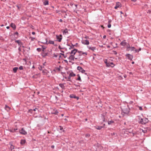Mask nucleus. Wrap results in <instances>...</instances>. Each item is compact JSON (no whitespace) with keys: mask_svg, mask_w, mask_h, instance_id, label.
Segmentation results:
<instances>
[{"mask_svg":"<svg viewBox=\"0 0 151 151\" xmlns=\"http://www.w3.org/2000/svg\"><path fill=\"white\" fill-rule=\"evenodd\" d=\"M130 109L128 106L126 107H124L122 109V112L124 114H126L128 115L130 112Z\"/></svg>","mask_w":151,"mask_h":151,"instance_id":"nucleus-1","label":"nucleus"},{"mask_svg":"<svg viewBox=\"0 0 151 151\" xmlns=\"http://www.w3.org/2000/svg\"><path fill=\"white\" fill-rule=\"evenodd\" d=\"M149 120L147 118H145L144 119L141 118L139 123L142 124H145L148 122Z\"/></svg>","mask_w":151,"mask_h":151,"instance_id":"nucleus-2","label":"nucleus"},{"mask_svg":"<svg viewBox=\"0 0 151 151\" xmlns=\"http://www.w3.org/2000/svg\"><path fill=\"white\" fill-rule=\"evenodd\" d=\"M126 56L127 57V58L131 60H132L133 58V55L129 54H127L126 55Z\"/></svg>","mask_w":151,"mask_h":151,"instance_id":"nucleus-3","label":"nucleus"},{"mask_svg":"<svg viewBox=\"0 0 151 151\" xmlns=\"http://www.w3.org/2000/svg\"><path fill=\"white\" fill-rule=\"evenodd\" d=\"M77 69L78 70H79L80 72H81L82 73H84L85 72V70L80 66H78L77 68Z\"/></svg>","mask_w":151,"mask_h":151,"instance_id":"nucleus-4","label":"nucleus"},{"mask_svg":"<svg viewBox=\"0 0 151 151\" xmlns=\"http://www.w3.org/2000/svg\"><path fill=\"white\" fill-rule=\"evenodd\" d=\"M56 38L58 40V41L59 42H60L62 39V36L61 34L59 36L58 35H56Z\"/></svg>","mask_w":151,"mask_h":151,"instance_id":"nucleus-5","label":"nucleus"},{"mask_svg":"<svg viewBox=\"0 0 151 151\" xmlns=\"http://www.w3.org/2000/svg\"><path fill=\"white\" fill-rule=\"evenodd\" d=\"M19 133L23 134L25 135L27 134V132L24 130L23 128H22L21 130H19Z\"/></svg>","mask_w":151,"mask_h":151,"instance_id":"nucleus-6","label":"nucleus"},{"mask_svg":"<svg viewBox=\"0 0 151 151\" xmlns=\"http://www.w3.org/2000/svg\"><path fill=\"white\" fill-rule=\"evenodd\" d=\"M81 42L83 44L86 45H88L89 43V41L87 40H83Z\"/></svg>","mask_w":151,"mask_h":151,"instance_id":"nucleus-7","label":"nucleus"},{"mask_svg":"<svg viewBox=\"0 0 151 151\" xmlns=\"http://www.w3.org/2000/svg\"><path fill=\"white\" fill-rule=\"evenodd\" d=\"M15 42H16L20 46V47H21V46L23 45V44L22 42H21V41L20 40H16L15 41Z\"/></svg>","mask_w":151,"mask_h":151,"instance_id":"nucleus-8","label":"nucleus"},{"mask_svg":"<svg viewBox=\"0 0 151 151\" xmlns=\"http://www.w3.org/2000/svg\"><path fill=\"white\" fill-rule=\"evenodd\" d=\"M48 52H42L41 54L43 58H45L47 56L48 54Z\"/></svg>","mask_w":151,"mask_h":151,"instance_id":"nucleus-9","label":"nucleus"},{"mask_svg":"<svg viewBox=\"0 0 151 151\" xmlns=\"http://www.w3.org/2000/svg\"><path fill=\"white\" fill-rule=\"evenodd\" d=\"M70 98H74L75 99H77V100H78L79 97H78L76 96L75 95L71 94L70 95Z\"/></svg>","mask_w":151,"mask_h":151,"instance_id":"nucleus-10","label":"nucleus"},{"mask_svg":"<svg viewBox=\"0 0 151 151\" xmlns=\"http://www.w3.org/2000/svg\"><path fill=\"white\" fill-rule=\"evenodd\" d=\"M88 47L89 49L93 51H94L96 49V47H91L88 46Z\"/></svg>","mask_w":151,"mask_h":151,"instance_id":"nucleus-11","label":"nucleus"},{"mask_svg":"<svg viewBox=\"0 0 151 151\" xmlns=\"http://www.w3.org/2000/svg\"><path fill=\"white\" fill-rule=\"evenodd\" d=\"M121 4V3L119 2H117L116 3V5L114 7L115 9H116L118 8L119 7V6Z\"/></svg>","mask_w":151,"mask_h":151,"instance_id":"nucleus-12","label":"nucleus"},{"mask_svg":"<svg viewBox=\"0 0 151 151\" xmlns=\"http://www.w3.org/2000/svg\"><path fill=\"white\" fill-rule=\"evenodd\" d=\"M137 134V133L136 131H133L131 133H130V135L131 136H134V135H136Z\"/></svg>","mask_w":151,"mask_h":151,"instance_id":"nucleus-13","label":"nucleus"},{"mask_svg":"<svg viewBox=\"0 0 151 151\" xmlns=\"http://www.w3.org/2000/svg\"><path fill=\"white\" fill-rule=\"evenodd\" d=\"M73 50H74V52H75L76 53L77 52H78L79 54V56H81V53L82 52V51H78L77 49H74Z\"/></svg>","mask_w":151,"mask_h":151,"instance_id":"nucleus-14","label":"nucleus"},{"mask_svg":"<svg viewBox=\"0 0 151 151\" xmlns=\"http://www.w3.org/2000/svg\"><path fill=\"white\" fill-rule=\"evenodd\" d=\"M74 56H73V55H70L69 58H68V59L71 60H74Z\"/></svg>","mask_w":151,"mask_h":151,"instance_id":"nucleus-15","label":"nucleus"},{"mask_svg":"<svg viewBox=\"0 0 151 151\" xmlns=\"http://www.w3.org/2000/svg\"><path fill=\"white\" fill-rule=\"evenodd\" d=\"M133 131H134L133 130V129H131V128L127 129L126 130V132H128L129 134L131 133Z\"/></svg>","mask_w":151,"mask_h":151,"instance_id":"nucleus-16","label":"nucleus"},{"mask_svg":"<svg viewBox=\"0 0 151 151\" xmlns=\"http://www.w3.org/2000/svg\"><path fill=\"white\" fill-rule=\"evenodd\" d=\"M10 26L12 28L14 29H15L16 28V26L13 23H11L10 24Z\"/></svg>","mask_w":151,"mask_h":151,"instance_id":"nucleus-17","label":"nucleus"},{"mask_svg":"<svg viewBox=\"0 0 151 151\" xmlns=\"http://www.w3.org/2000/svg\"><path fill=\"white\" fill-rule=\"evenodd\" d=\"M63 33L64 35H66V33L68 34V29L67 28H66L65 30H64L63 31Z\"/></svg>","mask_w":151,"mask_h":151,"instance_id":"nucleus-18","label":"nucleus"},{"mask_svg":"<svg viewBox=\"0 0 151 151\" xmlns=\"http://www.w3.org/2000/svg\"><path fill=\"white\" fill-rule=\"evenodd\" d=\"M127 44V43L126 42H125L123 41L120 43V45L123 46H125Z\"/></svg>","mask_w":151,"mask_h":151,"instance_id":"nucleus-19","label":"nucleus"},{"mask_svg":"<svg viewBox=\"0 0 151 151\" xmlns=\"http://www.w3.org/2000/svg\"><path fill=\"white\" fill-rule=\"evenodd\" d=\"M64 83H60L59 84V86L63 89H65V86H64Z\"/></svg>","mask_w":151,"mask_h":151,"instance_id":"nucleus-20","label":"nucleus"},{"mask_svg":"<svg viewBox=\"0 0 151 151\" xmlns=\"http://www.w3.org/2000/svg\"><path fill=\"white\" fill-rule=\"evenodd\" d=\"M72 45L70 46V47L69 48V50H71V49L73 48L75 46H76V45L78 44V43H76V44L75 45H73L71 43Z\"/></svg>","mask_w":151,"mask_h":151,"instance_id":"nucleus-21","label":"nucleus"},{"mask_svg":"<svg viewBox=\"0 0 151 151\" xmlns=\"http://www.w3.org/2000/svg\"><path fill=\"white\" fill-rule=\"evenodd\" d=\"M135 49V48L134 47H130L128 49V51H132L134 50Z\"/></svg>","mask_w":151,"mask_h":151,"instance_id":"nucleus-22","label":"nucleus"},{"mask_svg":"<svg viewBox=\"0 0 151 151\" xmlns=\"http://www.w3.org/2000/svg\"><path fill=\"white\" fill-rule=\"evenodd\" d=\"M77 76L78 77V78L76 79V80L79 81H81V77L79 74H77Z\"/></svg>","mask_w":151,"mask_h":151,"instance_id":"nucleus-23","label":"nucleus"},{"mask_svg":"<svg viewBox=\"0 0 151 151\" xmlns=\"http://www.w3.org/2000/svg\"><path fill=\"white\" fill-rule=\"evenodd\" d=\"M49 4L48 1L47 0H45L43 2V4L44 5H48Z\"/></svg>","mask_w":151,"mask_h":151,"instance_id":"nucleus-24","label":"nucleus"},{"mask_svg":"<svg viewBox=\"0 0 151 151\" xmlns=\"http://www.w3.org/2000/svg\"><path fill=\"white\" fill-rule=\"evenodd\" d=\"M26 141L24 139H22L20 141V144L21 145H24L25 142Z\"/></svg>","mask_w":151,"mask_h":151,"instance_id":"nucleus-25","label":"nucleus"},{"mask_svg":"<svg viewBox=\"0 0 151 151\" xmlns=\"http://www.w3.org/2000/svg\"><path fill=\"white\" fill-rule=\"evenodd\" d=\"M18 67H15L13 68V71L14 73H16L17 72V70L18 69Z\"/></svg>","mask_w":151,"mask_h":151,"instance_id":"nucleus-26","label":"nucleus"},{"mask_svg":"<svg viewBox=\"0 0 151 151\" xmlns=\"http://www.w3.org/2000/svg\"><path fill=\"white\" fill-rule=\"evenodd\" d=\"M114 121L113 120L109 121L108 122V124L109 125H110L111 124L114 123Z\"/></svg>","mask_w":151,"mask_h":151,"instance_id":"nucleus-27","label":"nucleus"},{"mask_svg":"<svg viewBox=\"0 0 151 151\" xmlns=\"http://www.w3.org/2000/svg\"><path fill=\"white\" fill-rule=\"evenodd\" d=\"M104 127H102L101 126H96V128L98 130H100L102 128H103Z\"/></svg>","mask_w":151,"mask_h":151,"instance_id":"nucleus-28","label":"nucleus"},{"mask_svg":"<svg viewBox=\"0 0 151 151\" xmlns=\"http://www.w3.org/2000/svg\"><path fill=\"white\" fill-rule=\"evenodd\" d=\"M70 76L71 77H74L76 76V74L73 72H72L70 73Z\"/></svg>","mask_w":151,"mask_h":151,"instance_id":"nucleus-29","label":"nucleus"},{"mask_svg":"<svg viewBox=\"0 0 151 151\" xmlns=\"http://www.w3.org/2000/svg\"><path fill=\"white\" fill-rule=\"evenodd\" d=\"M70 54H71V55H72L74 56V55L76 54V53L75 52H74V50H71V52H70Z\"/></svg>","mask_w":151,"mask_h":151,"instance_id":"nucleus-30","label":"nucleus"},{"mask_svg":"<svg viewBox=\"0 0 151 151\" xmlns=\"http://www.w3.org/2000/svg\"><path fill=\"white\" fill-rule=\"evenodd\" d=\"M58 111L57 110H56L55 111L53 112H52L51 114H54L55 115H58Z\"/></svg>","mask_w":151,"mask_h":151,"instance_id":"nucleus-31","label":"nucleus"},{"mask_svg":"<svg viewBox=\"0 0 151 151\" xmlns=\"http://www.w3.org/2000/svg\"><path fill=\"white\" fill-rule=\"evenodd\" d=\"M48 43V44H51L54 45V42L53 41L49 40Z\"/></svg>","mask_w":151,"mask_h":151,"instance_id":"nucleus-32","label":"nucleus"},{"mask_svg":"<svg viewBox=\"0 0 151 151\" xmlns=\"http://www.w3.org/2000/svg\"><path fill=\"white\" fill-rule=\"evenodd\" d=\"M38 68L40 70H42V69L44 68V66L42 65H40Z\"/></svg>","mask_w":151,"mask_h":151,"instance_id":"nucleus-33","label":"nucleus"},{"mask_svg":"<svg viewBox=\"0 0 151 151\" xmlns=\"http://www.w3.org/2000/svg\"><path fill=\"white\" fill-rule=\"evenodd\" d=\"M71 77L70 76V74H69V76H68V79L67 80L68 81H70V82H72V81H71V79H70Z\"/></svg>","mask_w":151,"mask_h":151,"instance_id":"nucleus-34","label":"nucleus"},{"mask_svg":"<svg viewBox=\"0 0 151 151\" xmlns=\"http://www.w3.org/2000/svg\"><path fill=\"white\" fill-rule=\"evenodd\" d=\"M42 46V52H44V50L46 48V47L44 46Z\"/></svg>","mask_w":151,"mask_h":151,"instance_id":"nucleus-35","label":"nucleus"},{"mask_svg":"<svg viewBox=\"0 0 151 151\" xmlns=\"http://www.w3.org/2000/svg\"><path fill=\"white\" fill-rule=\"evenodd\" d=\"M110 65H111V67L113 68L115 66V65L114 64L113 62H111L110 63Z\"/></svg>","mask_w":151,"mask_h":151,"instance_id":"nucleus-36","label":"nucleus"},{"mask_svg":"<svg viewBox=\"0 0 151 151\" xmlns=\"http://www.w3.org/2000/svg\"><path fill=\"white\" fill-rule=\"evenodd\" d=\"M110 62L109 61L108 62V64H107L108 65H106V66L107 67H111V65H110Z\"/></svg>","mask_w":151,"mask_h":151,"instance_id":"nucleus-37","label":"nucleus"},{"mask_svg":"<svg viewBox=\"0 0 151 151\" xmlns=\"http://www.w3.org/2000/svg\"><path fill=\"white\" fill-rule=\"evenodd\" d=\"M14 35H17V36H18V35L19 34H18V32H15L14 33ZM15 38H16L17 39V38L18 37H15Z\"/></svg>","mask_w":151,"mask_h":151,"instance_id":"nucleus-38","label":"nucleus"},{"mask_svg":"<svg viewBox=\"0 0 151 151\" xmlns=\"http://www.w3.org/2000/svg\"><path fill=\"white\" fill-rule=\"evenodd\" d=\"M14 148V146L12 145H11L10 146V149H11V150H12V149Z\"/></svg>","mask_w":151,"mask_h":151,"instance_id":"nucleus-39","label":"nucleus"},{"mask_svg":"<svg viewBox=\"0 0 151 151\" xmlns=\"http://www.w3.org/2000/svg\"><path fill=\"white\" fill-rule=\"evenodd\" d=\"M130 47V46L129 45V44H128L127 46V50H128V49H129Z\"/></svg>","mask_w":151,"mask_h":151,"instance_id":"nucleus-40","label":"nucleus"},{"mask_svg":"<svg viewBox=\"0 0 151 151\" xmlns=\"http://www.w3.org/2000/svg\"><path fill=\"white\" fill-rule=\"evenodd\" d=\"M5 109L6 110H9L10 109V108H9V107L8 106H7V105H6V106H5Z\"/></svg>","mask_w":151,"mask_h":151,"instance_id":"nucleus-41","label":"nucleus"},{"mask_svg":"<svg viewBox=\"0 0 151 151\" xmlns=\"http://www.w3.org/2000/svg\"><path fill=\"white\" fill-rule=\"evenodd\" d=\"M81 55H82L85 54L86 55H87V52H83L82 51L81 53Z\"/></svg>","mask_w":151,"mask_h":151,"instance_id":"nucleus-42","label":"nucleus"},{"mask_svg":"<svg viewBox=\"0 0 151 151\" xmlns=\"http://www.w3.org/2000/svg\"><path fill=\"white\" fill-rule=\"evenodd\" d=\"M60 55H63L64 58H66L67 57V55H65L63 53H60Z\"/></svg>","mask_w":151,"mask_h":151,"instance_id":"nucleus-43","label":"nucleus"},{"mask_svg":"<svg viewBox=\"0 0 151 151\" xmlns=\"http://www.w3.org/2000/svg\"><path fill=\"white\" fill-rule=\"evenodd\" d=\"M104 62L106 63V65H108L107 64H108V62H107V59L105 60Z\"/></svg>","mask_w":151,"mask_h":151,"instance_id":"nucleus-44","label":"nucleus"},{"mask_svg":"<svg viewBox=\"0 0 151 151\" xmlns=\"http://www.w3.org/2000/svg\"><path fill=\"white\" fill-rule=\"evenodd\" d=\"M37 50L38 52H40L41 51V48H37Z\"/></svg>","mask_w":151,"mask_h":151,"instance_id":"nucleus-45","label":"nucleus"},{"mask_svg":"<svg viewBox=\"0 0 151 151\" xmlns=\"http://www.w3.org/2000/svg\"><path fill=\"white\" fill-rule=\"evenodd\" d=\"M19 69L20 70H22L23 69V67L22 66H21L19 67Z\"/></svg>","mask_w":151,"mask_h":151,"instance_id":"nucleus-46","label":"nucleus"},{"mask_svg":"<svg viewBox=\"0 0 151 151\" xmlns=\"http://www.w3.org/2000/svg\"><path fill=\"white\" fill-rule=\"evenodd\" d=\"M90 136V135L89 134H86V135H85V137H89Z\"/></svg>","mask_w":151,"mask_h":151,"instance_id":"nucleus-47","label":"nucleus"},{"mask_svg":"<svg viewBox=\"0 0 151 151\" xmlns=\"http://www.w3.org/2000/svg\"><path fill=\"white\" fill-rule=\"evenodd\" d=\"M33 110L32 109H30L29 110L28 112H30L31 113H32Z\"/></svg>","mask_w":151,"mask_h":151,"instance_id":"nucleus-48","label":"nucleus"},{"mask_svg":"<svg viewBox=\"0 0 151 151\" xmlns=\"http://www.w3.org/2000/svg\"><path fill=\"white\" fill-rule=\"evenodd\" d=\"M14 130V129H13L10 130V132H15Z\"/></svg>","mask_w":151,"mask_h":151,"instance_id":"nucleus-49","label":"nucleus"},{"mask_svg":"<svg viewBox=\"0 0 151 151\" xmlns=\"http://www.w3.org/2000/svg\"><path fill=\"white\" fill-rule=\"evenodd\" d=\"M111 26V25L110 24H109L108 25V27L109 28H110Z\"/></svg>","mask_w":151,"mask_h":151,"instance_id":"nucleus-50","label":"nucleus"},{"mask_svg":"<svg viewBox=\"0 0 151 151\" xmlns=\"http://www.w3.org/2000/svg\"><path fill=\"white\" fill-rule=\"evenodd\" d=\"M46 42H43V43L44 44H48V43H47V39L46 38Z\"/></svg>","mask_w":151,"mask_h":151,"instance_id":"nucleus-51","label":"nucleus"},{"mask_svg":"<svg viewBox=\"0 0 151 151\" xmlns=\"http://www.w3.org/2000/svg\"><path fill=\"white\" fill-rule=\"evenodd\" d=\"M139 109L140 110L142 111V107L141 106H139Z\"/></svg>","mask_w":151,"mask_h":151,"instance_id":"nucleus-52","label":"nucleus"},{"mask_svg":"<svg viewBox=\"0 0 151 151\" xmlns=\"http://www.w3.org/2000/svg\"><path fill=\"white\" fill-rule=\"evenodd\" d=\"M134 50L135 51V52H139V50H138L136 49H135Z\"/></svg>","mask_w":151,"mask_h":151,"instance_id":"nucleus-53","label":"nucleus"},{"mask_svg":"<svg viewBox=\"0 0 151 151\" xmlns=\"http://www.w3.org/2000/svg\"><path fill=\"white\" fill-rule=\"evenodd\" d=\"M113 52L115 55H116L117 54V52L115 51H113Z\"/></svg>","mask_w":151,"mask_h":151,"instance_id":"nucleus-54","label":"nucleus"},{"mask_svg":"<svg viewBox=\"0 0 151 151\" xmlns=\"http://www.w3.org/2000/svg\"><path fill=\"white\" fill-rule=\"evenodd\" d=\"M57 55L55 54V53H54V54H53V57H55V58H57Z\"/></svg>","mask_w":151,"mask_h":151,"instance_id":"nucleus-55","label":"nucleus"},{"mask_svg":"<svg viewBox=\"0 0 151 151\" xmlns=\"http://www.w3.org/2000/svg\"><path fill=\"white\" fill-rule=\"evenodd\" d=\"M58 48L60 49H64V48H61L60 45L59 46Z\"/></svg>","mask_w":151,"mask_h":151,"instance_id":"nucleus-56","label":"nucleus"},{"mask_svg":"<svg viewBox=\"0 0 151 151\" xmlns=\"http://www.w3.org/2000/svg\"><path fill=\"white\" fill-rule=\"evenodd\" d=\"M42 73H43L44 75L45 74V73H46L45 71L44 70H42Z\"/></svg>","mask_w":151,"mask_h":151,"instance_id":"nucleus-57","label":"nucleus"},{"mask_svg":"<svg viewBox=\"0 0 151 151\" xmlns=\"http://www.w3.org/2000/svg\"><path fill=\"white\" fill-rule=\"evenodd\" d=\"M30 38H31V40L32 41H33L35 39V38L34 37H31Z\"/></svg>","mask_w":151,"mask_h":151,"instance_id":"nucleus-58","label":"nucleus"},{"mask_svg":"<svg viewBox=\"0 0 151 151\" xmlns=\"http://www.w3.org/2000/svg\"><path fill=\"white\" fill-rule=\"evenodd\" d=\"M56 70H58V71H60V68H56Z\"/></svg>","mask_w":151,"mask_h":151,"instance_id":"nucleus-59","label":"nucleus"},{"mask_svg":"<svg viewBox=\"0 0 151 151\" xmlns=\"http://www.w3.org/2000/svg\"><path fill=\"white\" fill-rule=\"evenodd\" d=\"M142 131L144 133H145L146 132H147V131L146 130H142Z\"/></svg>","mask_w":151,"mask_h":151,"instance_id":"nucleus-60","label":"nucleus"},{"mask_svg":"<svg viewBox=\"0 0 151 151\" xmlns=\"http://www.w3.org/2000/svg\"><path fill=\"white\" fill-rule=\"evenodd\" d=\"M111 19H109L108 21V23L109 24H110V23L111 22Z\"/></svg>","mask_w":151,"mask_h":151,"instance_id":"nucleus-61","label":"nucleus"},{"mask_svg":"<svg viewBox=\"0 0 151 151\" xmlns=\"http://www.w3.org/2000/svg\"><path fill=\"white\" fill-rule=\"evenodd\" d=\"M64 61L67 64H68V61L67 60H64Z\"/></svg>","mask_w":151,"mask_h":151,"instance_id":"nucleus-62","label":"nucleus"},{"mask_svg":"<svg viewBox=\"0 0 151 151\" xmlns=\"http://www.w3.org/2000/svg\"><path fill=\"white\" fill-rule=\"evenodd\" d=\"M59 127L60 128V130H62L63 129V128L61 126H60Z\"/></svg>","mask_w":151,"mask_h":151,"instance_id":"nucleus-63","label":"nucleus"},{"mask_svg":"<svg viewBox=\"0 0 151 151\" xmlns=\"http://www.w3.org/2000/svg\"><path fill=\"white\" fill-rule=\"evenodd\" d=\"M55 98L56 99V100H58V97H57V96H55Z\"/></svg>","mask_w":151,"mask_h":151,"instance_id":"nucleus-64","label":"nucleus"}]
</instances>
